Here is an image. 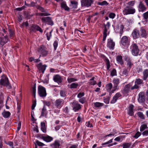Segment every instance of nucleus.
Wrapping results in <instances>:
<instances>
[{
  "label": "nucleus",
  "instance_id": "423d86ee",
  "mask_svg": "<svg viewBox=\"0 0 148 148\" xmlns=\"http://www.w3.org/2000/svg\"><path fill=\"white\" fill-rule=\"evenodd\" d=\"M115 46V42L113 41V40L111 38L108 39L107 46L110 49L113 50Z\"/></svg>",
  "mask_w": 148,
  "mask_h": 148
},
{
  "label": "nucleus",
  "instance_id": "8fccbe9b",
  "mask_svg": "<svg viewBox=\"0 0 148 148\" xmlns=\"http://www.w3.org/2000/svg\"><path fill=\"white\" fill-rule=\"evenodd\" d=\"M143 82V80L142 79H136V80L135 81V83L136 84L139 85L141 84Z\"/></svg>",
  "mask_w": 148,
  "mask_h": 148
},
{
  "label": "nucleus",
  "instance_id": "5701e85b",
  "mask_svg": "<svg viewBox=\"0 0 148 148\" xmlns=\"http://www.w3.org/2000/svg\"><path fill=\"white\" fill-rule=\"evenodd\" d=\"M122 58V56L121 55H118L116 57V60L118 63L119 64L121 65L123 64V61Z\"/></svg>",
  "mask_w": 148,
  "mask_h": 148
},
{
  "label": "nucleus",
  "instance_id": "dca6fc26",
  "mask_svg": "<svg viewBox=\"0 0 148 148\" xmlns=\"http://www.w3.org/2000/svg\"><path fill=\"white\" fill-rule=\"evenodd\" d=\"M138 101L139 102L143 103L145 101V93L144 92H140L138 94Z\"/></svg>",
  "mask_w": 148,
  "mask_h": 148
},
{
  "label": "nucleus",
  "instance_id": "774afa93",
  "mask_svg": "<svg viewBox=\"0 0 148 148\" xmlns=\"http://www.w3.org/2000/svg\"><path fill=\"white\" fill-rule=\"evenodd\" d=\"M143 136H148V130L143 132L142 133Z\"/></svg>",
  "mask_w": 148,
  "mask_h": 148
},
{
  "label": "nucleus",
  "instance_id": "79ce46f5",
  "mask_svg": "<svg viewBox=\"0 0 148 148\" xmlns=\"http://www.w3.org/2000/svg\"><path fill=\"white\" fill-rule=\"evenodd\" d=\"M98 4L100 5H107L108 3L106 1H104L101 2H98Z\"/></svg>",
  "mask_w": 148,
  "mask_h": 148
},
{
  "label": "nucleus",
  "instance_id": "37998d69",
  "mask_svg": "<svg viewBox=\"0 0 148 148\" xmlns=\"http://www.w3.org/2000/svg\"><path fill=\"white\" fill-rule=\"evenodd\" d=\"M143 16L144 19L146 20V21L147 22L148 18V11L143 13Z\"/></svg>",
  "mask_w": 148,
  "mask_h": 148
},
{
  "label": "nucleus",
  "instance_id": "2f4dec72",
  "mask_svg": "<svg viewBox=\"0 0 148 148\" xmlns=\"http://www.w3.org/2000/svg\"><path fill=\"white\" fill-rule=\"evenodd\" d=\"M2 114L4 118H7L10 116L11 113L9 111H4L2 113Z\"/></svg>",
  "mask_w": 148,
  "mask_h": 148
},
{
  "label": "nucleus",
  "instance_id": "f8f14e48",
  "mask_svg": "<svg viewBox=\"0 0 148 148\" xmlns=\"http://www.w3.org/2000/svg\"><path fill=\"white\" fill-rule=\"evenodd\" d=\"M133 48L132 51V54L135 56L138 55L139 54V50L138 49V46L136 44H134L132 45Z\"/></svg>",
  "mask_w": 148,
  "mask_h": 148
},
{
  "label": "nucleus",
  "instance_id": "f704fd0d",
  "mask_svg": "<svg viewBox=\"0 0 148 148\" xmlns=\"http://www.w3.org/2000/svg\"><path fill=\"white\" fill-rule=\"evenodd\" d=\"M106 64L107 66V69L108 70H109L110 67V62L108 58H106L105 59Z\"/></svg>",
  "mask_w": 148,
  "mask_h": 148
},
{
  "label": "nucleus",
  "instance_id": "c03bdc74",
  "mask_svg": "<svg viewBox=\"0 0 148 148\" xmlns=\"http://www.w3.org/2000/svg\"><path fill=\"white\" fill-rule=\"evenodd\" d=\"M116 75V71L115 69H113L111 71L110 73V75L112 76H113Z\"/></svg>",
  "mask_w": 148,
  "mask_h": 148
},
{
  "label": "nucleus",
  "instance_id": "72a5a7b5",
  "mask_svg": "<svg viewBox=\"0 0 148 148\" xmlns=\"http://www.w3.org/2000/svg\"><path fill=\"white\" fill-rule=\"evenodd\" d=\"M94 106L95 108H99L103 106V103L99 102H96L94 103Z\"/></svg>",
  "mask_w": 148,
  "mask_h": 148
},
{
  "label": "nucleus",
  "instance_id": "9b49d317",
  "mask_svg": "<svg viewBox=\"0 0 148 148\" xmlns=\"http://www.w3.org/2000/svg\"><path fill=\"white\" fill-rule=\"evenodd\" d=\"M121 92L124 95H128L130 92V84L125 85L123 89L121 90Z\"/></svg>",
  "mask_w": 148,
  "mask_h": 148
},
{
  "label": "nucleus",
  "instance_id": "a878e982",
  "mask_svg": "<svg viewBox=\"0 0 148 148\" xmlns=\"http://www.w3.org/2000/svg\"><path fill=\"white\" fill-rule=\"evenodd\" d=\"M112 84L111 83L108 84L106 86V90L110 92V94H112L111 89L112 87Z\"/></svg>",
  "mask_w": 148,
  "mask_h": 148
},
{
  "label": "nucleus",
  "instance_id": "b1692460",
  "mask_svg": "<svg viewBox=\"0 0 148 148\" xmlns=\"http://www.w3.org/2000/svg\"><path fill=\"white\" fill-rule=\"evenodd\" d=\"M59 94L61 97L62 98L65 97L67 94L66 90V89L60 90Z\"/></svg>",
  "mask_w": 148,
  "mask_h": 148
},
{
  "label": "nucleus",
  "instance_id": "0eeeda50",
  "mask_svg": "<svg viewBox=\"0 0 148 148\" xmlns=\"http://www.w3.org/2000/svg\"><path fill=\"white\" fill-rule=\"evenodd\" d=\"M113 83L114 87L113 89L112 90L111 92L112 93H114L116 90L119 89V88L118 85L120 83V80L118 78H114L113 80Z\"/></svg>",
  "mask_w": 148,
  "mask_h": 148
},
{
  "label": "nucleus",
  "instance_id": "1a4fd4ad",
  "mask_svg": "<svg viewBox=\"0 0 148 148\" xmlns=\"http://www.w3.org/2000/svg\"><path fill=\"white\" fill-rule=\"evenodd\" d=\"M73 110L75 112L78 111L81 108V105L76 101H74L71 103Z\"/></svg>",
  "mask_w": 148,
  "mask_h": 148
},
{
  "label": "nucleus",
  "instance_id": "4d7b16f0",
  "mask_svg": "<svg viewBox=\"0 0 148 148\" xmlns=\"http://www.w3.org/2000/svg\"><path fill=\"white\" fill-rule=\"evenodd\" d=\"M114 96L117 99H118L119 97L122 96V95L120 93V92H119L117 93Z\"/></svg>",
  "mask_w": 148,
  "mask_h": 148
},
{
  "label": "nucleus",
  "instance_id": "aec40b11",
  "mask_svg": "<svg viewBox=\"0 0 148 148\" xmlns=\"http://www.w3.org/2000/svg\"><path fill=\"white\" fill-rule=\"evenodd\" d=\"M104 29L103 31V34L107 35V32L108 29H109L110 26V22H108L106 24H104Z\"/></svg>",
  "mask_w": 148,
  "mask_h": 148
},
{
  "label": "nucleus",
  "instance_id": "cd10ccee",
  "mask_svg": "<svg viewBox=\"0 0 148 148\" xmlns=\"http://www.w3.org/2000/svg\"><path fill=\"white\" fill-rule=\"evenodd\" d=\"M41 130L44 133L46 132L47 127L45 125V123L43 122H41Z\"/></svg>",
  "mask_w": 148,
  "mask_h": 148
},
{
  "label": "nucleus",
  "instance_id": "6e6552de",
  "mask_svg": "<svg viewBox=\"0 0 148 148\" xmlns=\"http://www.w3.org/2000/svg\"><path fill=\"white\" fill-rule=\"evenodd\" d=\"M41 20L42 22L47 23L49 25H52L53 24V22L50 17H43L41 18Z\"/></svg>",
  "mask_w": 148,
  "mask_h": 148
},
{
  "label": "nucleus",
  "instance_id": "864d4df0",
  "mask_svg": "<svg viewBox=\"0 0 148 148\" xmlns=\"http://www.w3.org/2000/svg\"><path fill=\"white\" fill-rule=\"evenodd\" d=\"M50 15V14L47 12L44 13H38V15L41 16H48Z\"/></svg>",
  "mask_w": 148,
  "mask_h": 148
},
{
  "label": "nucleus",
  "instance_id": "6e6d98bb",
  "mask_svg": "<svg viewBox=\"0 0 148 148\" xmlns=\"http://www.w3.org/2000/svg\"><path fill=\"white\" fill-rule=\"evenodd\" d=\"M115 13H112V12H110L109 14V16L110 18H111L112 19L114 18L115 17Z\"/></svg>",
  "mask_w": 148,
  "mask_h": 148
},
{
  "label": "nucleus",
  "instance_id": "4be33fe9",
  "mask_svg": "<svg viewBox=\"0 0 148 148\" xmlns=\"http://www.w3.org/2000/svg\"><path fill=\"white\" fill-rule=\"evenodd\" d=\"M47 111L46 109L45 108V106H44L42 109L41 114L40 118L42 116H45L46 118L47 117Z\"/></svg>",
  "mask_w": 148,
  "mask_h": 148
},
{
  "label": "nucleus",
  "instance_id": "a19ab883",
  "mask_svg": "<svg viewBox=\"0 0 148 148\" xmlns=\"http://www.w3.org/2000/svg\"><path fill=\"white\" fill-rule=\"evenodd\" d=\"M52 31L53 30H52L49 33H47L46 34L47 36V39L48 40H50V38L51 37V33Z\"/></svg>",
  "mask_w": 148,
  "mask_h": 148
},
{
  "label": "nucleus",
  "instance_id": "412c9836",
  "mask_svg": "<svg viewBox=\"0 0 148 148\" xmlns=\"http://www.w3.org/2000/svg\"><path fill=\"white\" fill-rule=\"evenodd\" d=\"M147 34L145 29L141 28L140 29V36L142 38H146Z\"/></svg>",
  "mask_w": 148,
  "mask_h": 148
},
{
  "label": "nucleus",
  "instance_id": "39448f33",
  "mask_svg": "<svg viewBox=\"0 0 148 148\" xmlns=\"http://www.w3.org/2000/svg\"><path fill=\"white\" fill-rule=\"evenodd\" d=\"M93 2V0H81V5L82 7H88L91 6Z\"/></svg>",
  "mask_w": 148,
  "mask_h": 148
},
{
  "label": "nucleus",
  "instance_id": "bf43d9fd",
  "mask_svg": "<svg viewBox=\"0 0 148 148\" xmlns=\"http://www.w3.org/2000/svg\"><path fill=\"white\" fill-rule=\"evenodd\" d=\"M141 135L140 133L139 132H137L135 134L134 137L136 138H137Z\"/></svg>",
  "mask_w": 148,
  "mask_h": 148
},
{
  "label": "nucleus",
  "instance_id": "7c9ffc66",
  "mask_svg": "<svg viewBox=\"0 0 148 148\" xmlns=\"http://www.w3.org/2000/svg\"><path fill=\"white\" fill-rule=\"evenodd\" d=\"M143 79L146 80L148 77V70H145L143 72Z\"/></svg>",
  "mask_w": 148,
  "mask_h": 148
},
{
  "label": "nucleus",
  "instance_id": "5fc2aeb1",
  "mask_svg": "<svg viewBox=\"0 0 148 148\" xmlns=\"http://www.w3.org/2000/svg\"><path fill=\"white\" fill-rule=\"evenodd\" d=\"M36 8L38 9L39 10L42 12H45L44 9L41 6L38 5L37 6Z\"/></svg>",
  "mask_w": 148,
  "mask_h": 148
},
{
  "label": "nucleus",
  "instance_id": "c756f323",
  "mask_svg": "<svg viewBox=\"0 0 148 148\" xmlns=\"http://www.w3.org/2000/svg\"><path fill=\"white\" fill-rule=\"evenodd\" d=\"M8 31L10 38H13L15 36L14 31L11 29L8 28Z\"/></svg>",
  "mask_w": 148,
  "mask_h": 148
},
{
  "label": "nucleus",
  "instance_id": "69168bd1",
  "mask_svg": "<svg viewBox=\"0 0 148 148\" xmlns=\"http://www.w3.org/2000/svg\"><path fill=\"white\" fill-rule=\"evenodd\" d=\"M36 101H34L33 103V104L32 106V110H34V109L35 107L36 106Z\"/></svg>",
  "mask_w": 148,
  "mask_h": 148
},
{
  "label": "nucleus",
  "instance_id": "bb28decb",
  "mask_svg": "<svg viewBox=\"0 0 148 148\" xmlns=\"http://www.w3.org/2000/svg\"><path fill=\"white\" fill-rule=\"evenodd\" d=\"M61 7L62 8L64 9L65 10L69 11V8L66 5L65 2H63L61 3Z\"/></svg>",
  "mask_w": 148,
  "mask_h": 148
},
{
  "label": "nucleus",
  "instance_id": "6ab92c4d",
  "mask_svg": "<svg viewBox=\"0 0 148 148\" xmlns=\"http://www.w3.org/2000/svg\"><path fill=\"white\" fill-rule=\"evenodd\" d=\"M52 148H60V144L59 141L58 140H56L54 142L50 145Z\"/></svg>",
  "mask_w": 148,
  "mask_h": 148
},
{
  "label": "nucleus",
  "instance_id": "603ef678",
  "mask_svg": "<svg viewBox=\"0 0 148 148\" xmlns=\"http://www.w3.org/2000/svg\"><path fill=\"white\" fill-rule=\"evenodd\" d=\"M32 89L33 95L34 96V97H35L36 93V86L35 85L32 87Z\"/></svg>",
  "mask_w": 148,
  "mask_h": 148
},
{
  "label": "nucleus",
  "instance_id": "ea45409f",
  "mask_svg": "<svg viewBox=\"0 0 148 148\" xmlns=\"http://www.w3.org/2000/svg\"><path fill=\"white\" fill-rule=\"evenodd\" d=\"M138 116L141 119H145L143 113L141 112H138L137 113Z\"/></svg>",
  "mask_w": 148,
  "mask_h": 148
},
{
  "label": "nucleus",
  "instance_id": "ddd939ff",
  "mask_svg": "<svg viewBox=\"0 0 148 148\" xmlns=\"http://www.w3.org/2000/svg\"><path fill=\"white\" fill-rule=\"evenodd\" d=\"M121 42L123 46H126L127 47H128L129 46L128 39L126 36H124L122 37L121 39Z\"/></svg>",
  "mask_w": 148,
  "mask_h": 148
},
{
  "label": "nucleus",
  "instance_id": "680f3d73",
  "mask_svg": "<svg viewBox=\"0 0 148 148\" xmlns=\"http://www.w3.org/2000/svg\"><path fill=\"white\" fill-rule=\"evenodd\" d=\"M85 95V93L84 92H80L78 93L77 95V97L78 98H81L82 97H83Z\"/></svg>",
  "mask_w": 148,
  "mask_h": 148
},
{
  "label": "nucleus",
  "instance_id": "58836bf2",
  "mask_svg": "<svg viewBox=\"0 0 148 148\" xmlns=\"http://www.w3.org/2000/svg\"><path fill=\"white\" fill-rule=\"evenodd\" d=\"M67 80L68 82L70 83L72 82L76 81L77 80V79L74 78H68Z\"/></svg>",
  "mask_w": 148,
  "mask_h": 148
},
{
  "label": "nucleus",
  "instance_id": "f03ea898",
  "mask_svg": "<svg viewBox=\"0 0 148 148\" xmlns=\"http://www.w3.org/2000/svg\"><path fill=\"white\" fill-rule=\"evenodd\" d=\"M38 51L41 54L42 57L46 56L48 54V51L47 50V48L44 45L39 47L38 49Z\"/></svg>",
  "mask_w": 148,
  "mask_h": 148
},
{
  "label": "nucleus",
  "instance_id": "c9c22d12",
  "mask_svg": "<svg viewBox=\"0 0 148 148\" xmlns=\"http://www.w3.org/2000/svg\"><path fill=\"white\" fill-rule=\"evenodd\" d=\"M147 128V125L144 124L142 125L140 127V131L142 132Z\"/></svg>",
  "mask_w": 148,
  "mask_h": 148
},
{
  "label": "nucleus",
  "instance_id": "338daca9",
  "mask_svg": "<svg viewBox=\"0 0 148 148\" xmlns=\"http://www.w3.org/2000/svg\"><path fill=\"white\" fill-rule=\"evenodd\" d=\"M36 30L37 31H39L41 33H42L43 32V30L38 25L37 27V29Z\"/></svg>",
  "mask_w": 148,
  "mask_h": 148
},
{
  "label": "nucleus",
  "instance_id": "e433bc0d",
  "mask_svg": "<svg viewBox=\"0 0 148 148\" xmlns=\"http://www.w3.org/2000/svg\"><path fill=\"white\" fill-rule=\"evenodd\" d=\"M123 13L124 15H127L130 14V8L127 7L125 8L123 11Z\"/></svg>",
  "mask_w": 148,
  "mask_h": 148
},
{
  "label": "nucleus",
  "instance_id": "0e129e2a",
  "mask_svg": "<svg viewBox=\"0 0 148 148\" xmlns=\"http://www.w3.org/2000/svg\"><path fill=\"white\" fill-rule=\"evenodd\" d=\"M24 25H25L26 27H27L28 25V23L27 21L25 22H23L22 24L20 25L21 27H22Z\"/></svg>",
  "mask_w": 148,
  "mask_h": 148
},
{
  "label": "nucleus",
  "instance_id": "473e14b6",
  "mask_svg": "<svg viewBox=\"0 0 148 148\" xmlns=\"http://www.w3.org/2000/svg\"><path fill=\"white\" fill-rule=\"evenodd\" d=\"M79 86V84L76 83H73L70 86L69 88H70L75 89L77 88Z\"/></svg>",
  "mask_w": 148,
  "mask_h": 148
},
{
  "label": "nucleus",
  "instance_id": "20e7f679",
  "mask_svg": "<svg viewBox=\"0 0 148 148\" xmlns=\"http://www.w3.org/2000/svg\"><path fill=\"white\" fill-rule=\"evenodd\" d=\"M64 100L59 98L56 99L55 102V105L57 108L60 109L63 106Z\"/></svg>",
  "mask_w": 148,
  "mask_h": 148
},
{
  "label": "nucleus",
  "instance_id": "a18cd8bd",
  "mask_svg": "<svg viewBox=\"0 0 148 148\" xmlns=\"http://www.w3.org/2000/svg\"><path fill=\"white\" fill-rule=\"evenodd\" d=\"M37 26L38 25H32L30 29L31 30L34 32L35 31V30L36 29Z\"/></svg>",
  "mask_w": 148,
  "mask_h": 148
},
{
  "label": "nucleus",
  "instance_id": "49530a36",
  "mask_svg": "<svg viewBox=\"0 0 148 148\" xmlns=\"http://www.w3.org/2000/svg\"><path fill=\"white\" fill-rule=\"evenodd\" d=\"M36 142L37 145L39 146H44L45 145L43 143L39 141L38 140H36Z\"/></svg>",
  "mask_w": 148,
  "mask_h": 148
},
{
  "label": "nucleus",
  "instance_id": "7ed1b4c3",
  "mask_svg": "<svg viewBox=\"0 0 148 148\" xmlns=\"http://www.w3.org/2000/svg\"><path fill=\"white\" fill-rule=\"evenodd\" d=\"M38 94L40 97H45L47 95L45 88L42 86L39 85L38 87Z\"/></svg>",
  "mask_w": 148,
  "mask_h": 148
},
{
  "label": "nucleus",
  "instance_id": "09e8293b",
  "mask_svg": "<svg viewBox=\"0 0 148 148\" xmlns=\"http://www.w3.org/2000/svg\"><path fill=\"white\" fill-rule=\"evenodd\" d=\"M79 101L82 104H84L86 101V98L84 97L81 98L79 99Z\"/></svg>",
  "mask_w": 148,
  "mask_h": 148
},
{
  "label": "nucleus",
  "instance_id": "2eb2a0df",
  "mask_svg": "<svg viewBox=\"0 0 148 148\" xmlns=\"http://www.w3.org/2000/svg\"><path fill=\"white\" fill-rule=\"evenodd\" d=\"M8 36L5 35L4 37L0 38V44L3 47L8 41Z\"/></svg>",
  "mask_w": 148,
  "mask_h": 148
},
{
  "label": "nucleus",
  "instance_id": "393cba45",
  "mask_svg": "<svg viewBox=\"0 0 148 148\" xmlns=\"http://www.w3.org/2000/svg\"><path fill=\"white\" fill-rule=\"evenodd\" d=\"M53 138L52 137L47 135L44 137V140L46 142L49 143L53 140Z\"/></svg>",
  "mask_w": 148,
  "mask_h": 148
},
{
  "label": "nucleus",
  "instance_id": "e2e57ef3",
  "mask_svg": "<svg viewBox=\"0 0 148 148\" xmlns=\"http://www.w3.org/2000/svg\"><path fill=\"white\" fill-rule=\"evenodd\" d=\"M89 83L90 84L92 85H94L97 84L96 81L94 80L90 81Z\"/></svg>",
  "mask_w": 148,
  "mask_h": 148
},
{
  "label": "nucleus",
  "instance_id": "a211bd4d",
  "mask_svg": "<svg viewBox=\"0 0 148 148\" xmlns=\"http://www.w3.org/2000/svg\"><path fill=\"white\" fill-rule=\"evenodd\" d=\"M132 35L133 38L135 39L139 38L140 36L139 31L137 29H134L132 32Z\"/></svg>",
  "mask_w": 148,
  "mask_h": 148
},
{
  "label": "nucleus",
  "instance_id": "9d476101",
  "mask_svg": "<svg viewBox=\"0 0 148 148\" xmlns=\"http://www.w3.org/2000/svg\"><path fill=\"white\" fill-rule=\"evenodd\" d=\"M36 66L39 71V73L41 72L43 74L46 69L47 66L45 64L42 65V63L40 62L36 65Z\"/></svg>",
  "mask_w": 148,
  "mask_h": 148
},
{
  "label": "nucleus",
  "instance_id": "052dcab7",
  "mask_svg": "<svg viewBox=\"0 0 148 148\" xmlns=\"http://www.w3.org/2000/svg\"><path fill=\"white\" fill-rule=\"evenodd\" d=\"M117 100V99L114 97L113 96L112 100L110 101L111 103H114Z\"/></svg>",
  "mask_w": 148,
  "mask_h": 148
},
{
  "label": "nucleus",
  "instance_id": "f3484780",
  "mask_svg": "<svg viewBox=\"0 0 148 148\" xmlns=\"http://www.w3.org/2000/svg\"><path fill=\"white\" fill-rule=\"evenodd\" d=\"M138 10L139 12H143L146 11L147 8L144 4L140 2L138 6Z\"/></svg>",
  "mask_w": 148,
  "mask_h": 148
},
{
  "label": "nucleus",
  "instance_id": "4468645a",
  "mask_svg": "<svg viewBox=\"0 0 148 148\" xmlns=\"http://www.w3.org/2000/svg\"><path fill=\"white\" fill-rule=\"evenodd\" d=\"M53 80L55 82L59 84L62 82L63 79L59 75H56L53 76Z\"/></svg>",
  "mask_w": 148,
  "mask_h": 148
},
{
  "label": "nucleus",
  "instance_id": "c85d7f7f",
  "mask_svg": "<svg viewBox=\"0 0 148 148\" xmlns=\"http://www.w3.org/2000/svg\"><path fill=\"white\" fill-rule=\"evenodd\" d=\"M71 4L70 6L73 8L76 9L77 8L78 2L75 1H71Z\"/></svg>",
  "mask_w": 148,
  "mask_h": 148
},
{
  "label": "nucleus",
  "instance_id": "de8ad7c7",
  "mask_svg": "<svg viewBox=\"0 0 148 148\" xmlns=\"http://www.w3.org/2000/svg\"><path fill=\"white\" fill-rule=\"evenodd\" d=\"M58 41L57 40H55L53 44L54 50H56L58 47Z\"/></svg>",
  "mask_w": 148,
  "mask_h": 148
},
{
  "label": "nucleus",
  "instance_id": "f257e3e1",
  "mask_svg": "<svg viewBox=\"0 0 148 148\" xmlns=\"http://www.w3.org/2000/svg\"><path fill=\"white\" fill-rule=\"evenodd\" d=\"M0 81V84L5 86L9 89H11L12 86L10 84L8 78L4 75H2Z\"/></svg>",
  "mask_w": 148,
  "mask_h": 148
},
{
  "label": "nucleus",
  "instance_id": "3c124183",
  "mask_svg": "<svg viewBox=\"0 0 148 148\" xmlns=\"http://www.w3.org/2000/svg\"><path fill=\"white\" fill-rule=\"evenodd\" d=\"M123 148H129L130 147V143H125L123 144Z\"/></svg>",
  "mask_w": 148,
  "mask_h": 148
},
{
  "label": "nucleus",
  "instance_id": "13d9d810",
  "mask_svg": "<svg viewBox=\"0 0 148 148\" xmlns=\"http://www.w3.org/2000/svg\"><path fill=\"white\" fill-rule=\"evenodd\" d=\"M135 9L133 7H130V14H133L135 12Z\"/></svg>",
  "mask_w": 148,
  "mask_h": 148
},
{
  "label": "nucleus",
  "instance_id": "4c0bfd02",
  "mask_svg": "<svg viewBox=\"0 0 148 148\" xmlns=\"http://www.w3.org/2000/svg\"><path fill=\"white\" fill-rule=\"evenodd\" d=\"M134 106L132 104L130 105V116H133L134 115V112L135 110L134 109Z\"/></svg>",
  "mask_w": 148,
  "mask_h": 148
}]
</instances>
